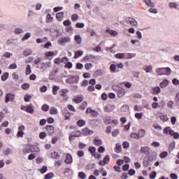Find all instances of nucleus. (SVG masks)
I'll return each instance as SVG.
<instances>
[{"mask_svg":"<svg viewBox=\"0 0 179 179\" xmlns=\"http://www.w3.org/2000/svg\"><path fill=\"white\" fill-rule=\"evenodd\" d=\"M175 102L176 103V104H179V92L176 94Z\"/></svg>","mask_w":179,"mask_h":179,"instance_id":"nucleus-64","label":"nucleus"},{"mask_svg":"<svg viewBox=\"0 0 179 179\" xmlns=\"http://www.w3.org/2000/svg\"><path fill=\"white\" fill-rule=\"evenodd\" d=\"M59 90V87L55 85L52 87V93L54 95L57 94V92H58V90Z\"/></svg>","mask_w":179,"mask_h":179,"instance_id":"nucleus-42","label":"nucleus"},{"mask_svg":"<svg viewBox=\"0 0 179 179\" xmlns=\"http://www.w3.org/2000/svg\"><path fill=\"white\" fill-rule=\"evenodd\" d=\"M169 83H170V82L166 79H164L162 80V83H160L159 86L162 89H164L165 87H167V86H169Z\"/></svg>","mask_w":179,"mask_h":179,"instance_id":"nucleus-16","label":"nucleus"},{"mask_svg":"<svg viewBox=\"0 0 179 179\" xmlns=\"http://www.w3.org/2000/svg\"><path fill=\"white\" fill-rule=\"evenodd\" d=\"M169 153H167V152H162L160 155H159V157L161 159H164V157H167Z\"/></svg>","mask_w":179,"mask_h":179,"instance_id":"nucleus-49","label":"nucleus"},{"mask_svg":"<svg viewBox=\"0 0 179 179\" xmlns=\"http://www.w3.org/2000/svg\"><path fill=\"white\" fill-rule=\"evenodd\" d=\"M122 151V148L121 147V145L120 143H116V147L115 148V153H121Z\"/></svg>","mask_w":179,"mask_h":179,"instance_id":"nucleus-25","label":"nucleus"},{"mask_svg":"<svg viewBox=\"0 0 179 179\" xmlns=\"http://www.w3.org/2000/svg\"><path fill=\"white\" fill-rule=\"evenodd\" d=\"M21 110H23L24 111H27V113H34V108L31 107V106H22Z\"/></svg>","mask_w":179,"mask_h":179,"instance_id":"nucleus-10","label":"nucleus"},{"mask_svg":"<svg viewBox=\"0 0 179 179\" xmlns=\"http://www.w3.org/2000/svg\"><path fill=\"white\" fill-rule=\"evenodd\" d=\"M103 162H104L105 164H108V163H110V156L106 155V156L103 158Z\"/></svg>","mask_w":179,"mask_h":179,"instance_id":"nucleus-51","label":"nucleus"},{"mask_svg":"<svg viewBox=\"0 0 179 179\" xmlns=\"http://www.w3.org/2000/svg\"><path fill=\"white\" fill-rule=\"evenodd\" d=\"M52 177H54V173H48V174L45 176V179H51V178H52Z\"/></svg>","mask_w":179,"mask_h":179,"instance_id":"nucleus-59","label":"nucleus"},{"mask_svg":"<svg viewBox=\"0 0 179 179\" xmlns=\"http://www.w3.org/2000/svg\"><path fill=\"white\" fill-rule=\"evenodd\" d=\"M136 118H138V120L142 119V117H143V114L142 113H137L135 114Z\"/></svg>","mask_w":179,"mask_h":179,"instance_id":"nucleus-55","label":"nucleus"},{"mask_svg":"<svg viewBox=\"0 0 179 179\" xmlns=\"http://www.w3.org/2000/svg\"><path fill=\"white\" fill-rule=\"evenodd\" d=\"M103 110L106 113H111L114 111V110H115V106L111 104L108 105L106 106H104Z\"/></svg>","mask_w":179,"mask_h":179,"instance_id":"nucleus-9","label":"nucleus"},{"mask_svg":"<svg viewBox=\"0 0 179 179\" xmlns=\"http://www.w3.org/2000/svg\"><path fill=\"white\" fill-rule=\"evenodd\" d=\"M161 92H162V90L159 87H155L152 88V94H154V95L160 94Z\"/></svg>","mask_w":179,"mask_h":179,"instance_id":"nucleus-19","label":"nucleus"},{"mask_svg":"<svg viewBox=\"0 0 179 179\" xmlns=\"http://www.w3.org/2000/svg\"><path fill=\"white\" fill-rule=\"evenodd\" d=\"M71 23H72V22H71V20H65V21L63 22V24H64V26H71Z\"/></svg>","mask_w":179,"mask_h":179,"instance_id":"nucleus-61","label":"nucleus"},{"mask_svg":"<svg viewBox=\"0 0 179 179\" xmlns=\"http://www.w3.org/2000/svg\"><path fill=\"white\" fill-rule=\"evenodd\" d=\"M23 54L24 57H29V55H31V50L26 49L25 50H24Z\"/></svg>","mask_w":179,"mask_h":179,"instance_id":"nucleus-31","label":"nucleus"},{"mask_svg":"<svg viewBox=\"0 0 179 179\" xmlns=\"http://www.w3.org/2000/svg\"><path fill=\"white\" fill-rule=\"evenodd\" d=\"M82 55H83V51L78 50L76 52H75L74 58H78V57H80Z\"/></svg>","mask_w":179,"mask_h":179,"instance_id":"nucleus-40","label":"nucleus"},{"mask_svg":"<svg viewBox=\"0 0 179 179\" xmlns=\"http://www.w3.org/2000/svg\"><path fill=\"white\" fill-rule=\"evenodd\" d=\"M69 90L66 89L62 90L60 91V96L61 97H63L64 100H66L68 99V95H66V93H68Z\"/></svg>","mask_w":179,"mask_h":179,"instance_id":"nucleus-14","label":"nucleus"},{"mask_svg":"<svg viewBox=\"0 0 179 179\" xmlns=\"http://www.w3.org/2000/svg\"><path fill=\"white\" fill-rule=\"evenodd\" d=\"M135 173L136 171L134 169H129L128 171L129 176H135Z\"/></svg>","mask_w":179,"mask_h":179,"instance_id":"nucleus-63","label":"nucleus"},{"mask_svg":"<svg viewBox=\"0 0 179 179\" xmlns=\"http://www.w3.org/2000/svg\"><path fill=\"white\" fill-rule=\"evenodd\" d=\"M66 83L68 85H73V83H79V76H71L66 80Z\"/></svg>","mask_w":179,"mask_h":179,"instance_id":"nucleus-3","label":"nucleus"},{"mask_svg":"<svg viewBox=\"0 0 179 179\" xmlns=\"http://www.w3.org/2000/svg\"><path fill=\"white\" fill-rule=\"evenodd\" d=\"M3 153L4 156H8V155H12V150L7 148L3 152Z\"/></svg>","mask_w":179,"mask_h":179,"instance_id":"nucleus-36","label":"nucleus"},{"mask_svg":"<svg viewBox=\"0 0 179 179\" xmlns=\"http://www.w3.org/2000/svg\"><path fill=\"white\" fill-rule=\"evenodd\" d=\"M15 100V94L8 93L6 95L5 103H9V101H13Z\"/></svg>","mask_w":179,"mask_h":179,"instance_id":"nucleus-8","label":"nucleus"},{"mask_svg":"<svg viewBox=\"0 0 179 179\" xmlns=\"http://www.w3.org/2000/svg\"><path fill=\"white\" fill-rule=\"evenodd\" d=\"M30 37H31V34H30V32H27L25 34V35L22 38V41H24V40H29V38H30Z\"/></svg>","mask_w":179,"mask_h":179,"instance_id":"nucleus-35","label":"nucleus"},{"mask_svg":"<svg viewBox=\"0 0 179 179\" xmlns=\"http://www.w3.org/2000/svg\"><path fill=\"white\" fill-rule=\"evenodd\" d=\"M130 137L132 138L133 139H139V136H138V134H136V133H131L130 134Z\"/></svg>","mask_w":179,"mask_h":179,"instance_id":"nucleus-53","label":"nucleus"},{"mask_svg":"<svg viewBox=\"0 0 179 179\" xmlns=\"http://www.w3.org/2000/svg\"><path fill=\"white\" fill-rule=\"evenodd\" d=\"M136 57V53H124V59H131V58H135Z\"/></svg>","mask_w":179,"mask_h":179,"instance_id":"nucleus-18","label":"nucleus"},{"mask_svg":"<svg viewBox=\"0 0 179 179\" xmlns=\"http://www.w3.org/2000/svg\"><path fill=\"white\" fill-rule=\"evenodd\" d=\"M116 58L119 59H122V58L124 59V53H117L115 55Z\"/></svg>","mask_w":179,"mask_h":179,"instance_id":"nucleus-44","label":"nucleus"},{"mask_svg":"<svg viewBox=\"0 0 179 179\" xmlns=\"http://www.w3.org/2000/svg\"><path fill=\"white\" fill-rule=\"evenodd\" d=\"M65 163L66 164H72L73 159H72V155L71 154H67L66 155V159H65Z\"/></svg>","mask_w":179,"mask_h":179,"instance_id":"nucleus-17","label":"nucleus"},{"mask_svg":"<svg viewBox=\"0 0 179 179\" xmlns=\"http://www.w3.org/2000/svg\"><path fill=\"white\" fill-rule=\"evenodd\" d=\"M126 20L127 22L129 23L131 26H138V22L133 18L128 17Z\"/></svg>","mask_w":179,"mask_h":179,"instance_id":"nucleus-15","label":"nucleus"},{"mask_svg":"<svg viewBox=\"0 0 179 179\" xmlns=\"http://www.w3.org/2000/svg\"><path fill=\"white\" fill-rule=\"evenodd\" d=\"M76 27H77V29H83V27H85V24L78 22L76 24Z\"/></svg>","mask_w":179,"mask_h":179,"instance_id":"nucleus-52","label":"nucleus"},{"mask_svg":"<svg viewBox=\"0 0 179 179\" xmlns=\"http://www.w3.org/2000/svg\"><path fill=\"white\" fill-rule=\"evenodd\" d=\"M22 153L24 155H27V153H31V150L28 146L23 149Z\"/></svg>","mask_w":179,"mask_h":179,"instance_id":"nucleus-32","label":"nucleus"},{"mask_svg":"<svg viewBox=\"0 0 179 179\" xmlns=\"http://www.w3.org/2000/svg\"><path fill=\"white\" fill-rule=\"evenodd\" d=\"M163 132L165 135H168V134L173 136L174 139H178L179 138V134L177 132H174V130L171 129V127H167L164 129Z\"/></svg>","mask_w":179,"mask_h":179,"instance_id":"nucleus-2","label":"nucleus"},{"mask_svg":"<svg viewBox=\"0 0 179 179\" xmlns=\"http://www.w3.org/2000/svg\"><path fill=\"white\" fill-rule=\"evenodd\" d=\"M78 17H79L78 15V14H73V15H71V20H72L73 22H76V20H78Z\"/></svg>","mask_w":179,"mask_h":179,"instance_id":"nucleus-56","label":"nucleus"},{"mask_svg":"<svg viewBox=\"0 0 179 179\" xmlns=\"http://www.w3.org/2000/svg\"><path fill=\"white\" fill-rule=\"evenodd\" d=\"M169 9H176V10H179V5L176 2H170L169 3Z\"/></svg>","mask_w":179,"mask_h":179,"instance_id":"nucleus-12","label":"nucleus"},{"mask_svg":"<svg viewBox=\"0 0 179 179\" xmlns=\"http://www.w3.org/2000/svg\"><path fill=\"white\" fill-rule=\"evenodd\" d=\"M14 33H15V34H22V33H23V29H22V28H15Z\"/></svg>","mask_w":179,"mask_h":179,"instance_id":"nucleus-43","label":"nucleus"},{"mask_svg":"<svg viewBox=\"0 0 179 179\" xmlns=\"http://www.w3.org/2000/svg\"><path fill=\"white\" fill-rule=\"evenodd\" d=\"M140 153H143L145 156L150 155V148L148 146L142 147L140 150Z\"/></svg>","mask_w":179,"mask_h":179,"instance_id":"nucleus-7","label":"nucleus"},{"mask_svg":"<svg viewBox=\"0 0 179 179\" xmlns=\"http://www.w3.org/2000/svg\"><path fill=\"white\" fill-rule=\"evenodd\" d=\"M152 69L153 66H152L151 65L145 66L143 67V71H145L146 73H151Z\"/></svg>","mask_w":179,"mask_h":179,"instance_id":"nucleus-22","label":"nucleus"},{"mask_svg":"<svg viewBox=\"0 0 179 179\" xmlns=\"http://www.w3.org/2000/svg\"><path fill=\"white\" fill-rule=\"evenodd\" d=\"M74 40L76 43V44H82V37H80V35H76L74 36Z\"/></svg>","mask_w":179,"mask_h":179,"instance_id":"nucleus-23","label":"nucleus"},{"mask_svg":"<svg viewBox=\"0 0 179 179\" xmlns=\"http://www.w3.org/2000/svg\"><path fill=\"white\" fill-rule=\"evenodd\" d=\"M56 18L59 22H62L64 19V12H59L56 14Z\"/></svg>","mask_w":179,"mask_h":179,"instance_id":"nucleus-21","label":"nucleus"},{"mask_svg":"<svg viewBox=\"0 0 179 179\" xmlns=\"http://www.w3.org/2000/svg\"><path fill=\"white\" fill-rule=\"evenodd\" d=\"M120 110L122 113H127V111H128V110H129V106H128V105H123L121 107Z\"/></svg>","mask_w":179,"mask_h":179,"instance_id":"nucleus-30","label":"nucleus"},{"mask_svg":"<svg viewBox=\"0 0 179 179\" xmlns=\"http://www.w3.org/2000/svg\"><path fill=\"white\" fill-rule=\"evenodd\" d=\"M50 114L55 115L58 114V110L55 108V107H51L50 109Z\"/></svg>","mask_w":179,"mask_h":179,"instance_id":"nucleus-38","label":"nucleus"},{"mask_svg":"<svg viewBox=\"0 0 179 179\" xmlns=\"http://www.w3.org/2000/svg\"><path fill=\"white\" fill-rule=\"evenodd\" d=\"M173 85H175L176 86L179 85V80L177 78H173L172 80Z\"/></svg>","mask_w":179,"mask_h":179,"instance_id":"nucleus-62","label":"nucleus"},{"mask_svg":"<svg viewBox=\"0 0 179 179\" xmlns=\"http://www.w3.org/2000/svg\"><path fill=\"white\" fill-rule=\"evenodd\" d=\"M122 146L124 149H128V148H129V143H128V141H124L122 143Z\"/></svg>","mask_w":179,"mask_h":179,"instance_id":"nucleus-58","label":"nucleus"},{"mask_svg":"<svg viewBox=\"0 0 179 179\" xmlns=\"http://www.w3.org/2000/svg\"><path fill=\"white\" fill-rule=\"evenodd\" d=\"M112 88L113 89V90L116 91L117 96L120 99H121V97H124V96H125V90H124V89H122L117 85H113L112 87Z\"/></svg>","mask_w":179,"mask_h":179,"instance_id":"nucleus-4","label":"nucleus"},{"mask_svg":"<svg viewBox=\"0 0 179 179\" xmlns=\"http://www.w3.org/2000/svg\"><path fill=\"white\" fill-rule=\"evenodd\" d=\"M144 2L148 5V6L153 7L155 6V3L152 2V0H143Z\"/></svg>","mask_w":179,"mask_h":179,"instance_id":"nucleus-37","label":"nucleus"},{"mask_svg":"<svg viewBox=\"0 0 179 179\" xmlns=\"http://www.w3.org/2000/svg\"><path fill=\"white\" fill-rule=\"evenodd\" d=\"M159 118L162 121H163V122H166V121H169V117L164 115H160Z\"/></svg>","mask_w":179,"mask_h":179,"instance_id":"nucleus-41","label":"nucleus"},{"mask_svg":"<svg viewBox=\"0 0 179 179\" xmlns=\"http://www.w3.org/2000/svg\"><path fill=\"white\" fill-rule=\"evenodd\" d=\"M94 145H95V146H101V145H103V141H101L99 136H96L94 139Z\"/></svg>","mask_w":179,"mask_h":179,"instance_id":"nucleus-13","label":"nucleus"},{"mask_svg":"<svg viewBox=\"0 0 179 179\" xmlns=\"http://www.w3.org/2000/svg\"><path fill=\"white\" fill-rule=\"evenodd\" d=\"M30 87V85L29 83H24L22 85V89L24 90H27Z\"/></svg>","mask_w":179,"mask_h":179,"instance_id":"nucleus-47","label":"nucleus"},{"mask_svg":"<svg viewBox=\"0 0 179 179\" xmlns=\"http://www.w3.org/2000/svg\"><path fill=\"white\" fill-rule=\"evenodd\" d=\"M8 78H9V73L6 72L1 76V80H3V82H5V80H6Z\"/></svg>","mask_w":179,"mask_h":179,"instance_id":"nucleus-34","label":"nucleus"},{"mask_svg":"<svg viewBox=\"0 0 179 179\" xmlns=\"http://www.w3.org/2000/svg\"><path fill=\"white\" fill-rule=\"evenodd\" d=\"M78 177L82 179L86 178V174H85L83 172H80L78 173Z\"/></svg>","mask_w":179,"mask_h":179,"instance_id":"nucleus-60","label":"nucleus"},{"mask_svg":"<svg viewBox=\"0 0 179 179\" xmlns=\"http://www.w3.org/2000/svg\"><path fill=\"white\" fill-rule=\"evenodd\" d=\"M31 99V95L30 94H27L24 97V100L26 102L30 101Z\"/></svg>","mask_w":179,"mask_h":179,"instance_id":"nucleus-46","label":"nucleus"},{"mask_svg":"<svg viewBox=\"0 0 179 179\" xmlns=\"http://www.w3.org/2000/svg\"><path fill=\"white\" fill-rule=\"evenodd\" d=\"M85 124L86 122L83 120H80L77 122V125H78V127H85Z\"/></svg>","mask_w":179,"mask_h":179,"instance_id":"nucleus-33","label":"nucleus"},{"mask_svg":"<svg viewBox=\"0 0 179 179\" xmlns=\"http://www.w3.org/2000/svg\"><path fill=\"white\" fill-rule=\"evenodd\" d=\"M46 131L49 135H52V134H54V127L51 125H48L46 127Z\"/></svg>","mask_w":179,"mask_h":179,"instance_id":"nucleus-20","label":"nucleus"},{"mask_svg":"<svg viewBox=\"0 0 179 179\" xmlns=\"http://www.w3.org/2000/svg\"><path fill=\"white\" fill-rule=\"evenodd\" d=\"M145 131L144 129H141L140 130H138V138H143V136H145Z\"/></svg>","mask_w":179,"mask_h":179,"instance_id":"nucleus-26","label":"nucleus"},{"mask_svg":"<svg viewBox=\"0 0 179 179\" xmlns=\"http://www.w3.org/2000/svg\"><path fill=\"white\" fill-rule=\"evenodd\" d=\"M106 33H109V34H110V36H113L114 37H115V36H117V34H118V32H117V31H114V30H111V29H107Z\"/></svg>","mask_w":179,"mask_h":179,"instance_id":"nucleus-27","label":"nucleus"},{"mask_svg":"<svg viewBox=\"0 0 179 179\" xmlns=\"http://www.w3.org/2000/svg\"><path fill=\"white\" fill-rule=\"evenodd\" d=\"M66 43H71V38L69 36H64L58 40V44L60 45H64Z\"/></svg>","mask_w":179,"mask_h":179,"instance_id":"nucleus-5","label":"nucleus"},{"mask_svg":"<svg viewBox=\"0 0 179 179\" xmlns=\"http://www.w3.org/2000/svg\"><path fill=\"white\" fill-rule=\"evenodd\" d=\"M155 72L159 76H162L163 75L169 76V75H171V69H170V67L158 68L156 69Z\"/></svg>","mask_w":179,"mask_h":179,"instance_id":"nucleus-1","label":"nucleus"},{"mask_svg":"<svg viewBox=\"0 0 179 179\" xmlns=\"http://www.w3.org/2000/svg\"><path fill=\"white\" fill-rule=\"evenodd\" d=\"M87 107V103L83 102L81 106H80V110H82V111H83V110H85V108H86Z\"/></svg>","mask_w":179,"mask_h":179,"instance_id":"nucleus-45","label":"nucleus"},{"mask_svg":"<svg viewBox=\"0 0 179 179\" xmlns=\"http://www.w3.org/2000/svg\"><path fill=\"white\" fill-rule=\"evenodd\" d=\"M173 106H174V101H169L168 103H167V107L169 108H173Z\"/></svg>","mask_w":179,"mask_h":179,"instance_id":"nucleus-57","label":"nucleus"},{"mask_svg":"<svg viewBox=\"0 0 179 179\" xmlns=\"http://www.w3.org/2000/svg\"><path fill=\"white\" fill-rule=\"evenodd\" d=\"M25 73L26 75H30V73H31V66H30V64H28L26 67V70H25Z\"/></svg>","mask_w":179,"mask_h":179,"instance_id":"nucleus-29","label":"nucleus"},{"mask_svg":"<svg viewBox=\"0 0 179 179\" xmlns=\"http://www.w3.org/2000/svg\"><path fill=\"white\" fill-rule=\"evenodd\" d=\"M115 69H117V66H115V64H111L110 66V70L112 73H114V72H115Z\"/></svg>","mask_w":179,"mask_h":179,"instance_id":"nucleus-48","label":"nucleus"},{"mask_svg":"<svg viewBox=\"0 0 179 179\" xmlns=\"http://www.w3.org/2000/svg\"><path fill=\"white\" fill-rule=\"evenodd\" d=\"M42 110L43 111H48V110H50V106L47 104H44L42 106Z\"/></svg>","mask_w":179,"mask_h":179,"instance_id":"nucleus-54","label":"nucleus"},{"mask_svg":"<svg viewBox=\"0 0 179 179\" xmlns=\"http://www.w3.org/2000/svg\"><path fill=\"white\" fill-rule=\"evenodd\" d=\"M51 157L52 159H59L60 155L58 154V152H55L51 154Z\"/></svg>","mask_w":179,"mask_h":179,"instance_id":"nucleus-39","label":"nucleus"},{"mask_svg":"<svg viewBox=\"0 0 179 179\" xmlns=\"http://www.w3.org/2000/svg\"><path fill=\"white\" fill-rule=\"evenodd\" d=\"M74 101L77 103H82V101H83V98L81 96H78L74 99Z\"/></svg>","mask_w":179,"mask_h":179,"instance_id":"nucleus-50","label":"nucleus"},{"mask_svg":"<svg viewBox=\"0 0 179 179\" xmlns=\"http://www.w3.org/2000/svg\"><path fill=\"white\" fill-rule=\"evenodd\" d=\"M82 134L84 136H87V135H93V130H89L87 128L82 129Z\"/></svg>","mask_w":179,"mask_h":179,"instance_id":"nucleus-11","label":"nucleus"},{"mask_svg":"<svg viewBox=\"0 0 179 179\" xmlns=\"http://www.w3.org/2000/svg\"><path fill=\"white\" fill-rule=\"evenodd\" d=\"M31 152H35L38 153V152H40V148H38L36 145H31Z\"/></svg>","mask_w":179,"mask_h":179,"instance_id":"nucleus-24","label":"nucleus"},{"mask_svg":"<svg viewBox=\"0 0 179 179\" xmlns=\"http://www.w3.org/2000/svg\"><path fill=\"white\" fill-rule=\"evenodd\" d=\"M103 121L106 125H108V124H111V117L106 116L104 117Z\"/></svg>","mask_w":179,"mask_h":179,"instance_id":"nucleus-28","label":"nucleus"},{"mask_svg":"<svg viewBox=\"0 0 179 179\" xmlns=\"http://www.w3.org/2000/svg\"><path fill=\"white\" fill-rule=\"evenodd\" d=\"M80 135H82V132L80 131H73L69 136V141H73V139H75V138H79V136H80Z\"/></svg>","mask_w":179,"mask_h":179,"instance_id":"nucleus-6","label":"nucleus"}]
</instances>
